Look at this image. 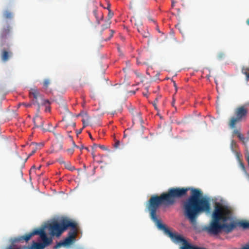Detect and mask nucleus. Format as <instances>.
<instances>
[{"label":"nucleus","instance_id":"obj_29","mask_svg":"<svg viewBox=\"0 0 249 249\" xmlns=\"http://www.w3.org/2000/svg\"><path fill=\"white\" fill-rule=\"evenodd\" d=\"M175 103V100L173 98V101H172V105L173 106H174Z\"/></svg>","mask_w":249,"mask_h":249},{"label":"nucleus","instance_id":"obj_39","mask_svg":"<svg viewBox=\"0 0 249 249\" xmlns=\"http://www.w3.org/2000/svg\"><path fill=\"white\" fill-rule=\"evenodd\" d=\"M93 158H94L95 157V155L93 154V152L92 153Z\"/></svg>","mask_w":249,"mask_h":249},{"label":"nucleus","instance_id":"obj_14","mask_svg":"<svg viewBox=\"0 0 249 249\" xmlns=\"http://www.w3.org/2000/svg\"><path fill=\"white\" fill-rule=\"evenodd\" d=\"M135 25H137L138 26L139 25H140V27H138L137 30L139 32L141 33V31L142 30V22L140 20H139L138 21L137 23H135Z\"/></svg>","mask_w":249,"mask_h":249},{"label":"nucleus","instance_id":"obj_16","mask_svg":"<svg viewBox=\"0 0 249 249\" xmlns=\"http://www.w3.org/2000/svg\"><path fill=\"white\" fill-rule=\"evenodd\" d=\"M93 14L94 15V16L96 18V20H97V22L98 23V24H99L100 23V20L99 19V18L97 16V10H94L93 11Z\"/></svg>","mask_w":249,"mask_h":249},{"label":"nucleus","instance_id":"obj_26","mask_svg":"<svg viewBox=\"0 0 249 249\" xmlns=\"http://www.w3.org/2000/svg\"><path fill=\"white\" fill-rule=\"evenodd\" d=\"M72 145H73V147H79V146H77L76 145L75 143L74 142H72Z\"/></svg>","mask_w":249,"mask_h":249},{"label":"nucleus","instance_id":"obj_35","mask_svg":"<svg viewBox=\"0 0 249 249\" xmlns=\"http://www.w3.org/2000/svg\"><path fill=\"white\" fill-rule=\"evenodd\" d=\"M89 136L90 138L92 140H93V138H92V136H91V134H90V133L89 134Z\"/></svg>","mask_w":249,"mask_h":249},{"label":"nucleus","instance_id":"obj_23","mask_svg":"<svg viewBox=\"0 0 249 249\" xmlns=\"http://www.w3.org/2000/svg\"><path fill=\"white\" fill-rule=\"evenodd\" d=\"M23 105H24L25 107H30L32 106L31 104H27V103H23Z\"/></svg>","mask_w":249,"mask_h":249},{"label":"nucleus","instance_id":"obj_22","mask_svg":"<svg viewBox=\"0 0 249 249\" xmlns=\"http://www.w3.org/2000/svg\"><path fill=\"white\" fill-rule=\"evenodd\" d=\"M119 145H120V142H119V141H117L114 144V147L116 148H118L119 147Z\"/></svg>","mask_w":249,"mask_h":249},{"label":"nucleus","instance_id":"obj_25","mask_svg":"<svg viewBox=\"0 0 249 249\" xmlns=\"http://www.w3.org/2000/svg\"><path fill=\"white\" fill-rule=\"evenodd\" d=\"M142 36L144 37H147L148 36L149 33L148 32H147V33L145 32L144 34H143L142 33Z\"/></svg>","mask_w":249,"mask_h":249},{"label":"nucleus","instance_id":"obj_38","mask_svg":"<svg viewBox=\"0 0 249 249\" xmlns=\"http://www.w3.org/2000/svg\"><path fill=\"white\" fill-rule=\"evenodd\" d=\"M125 132H126V130L124 132V137H125L126 136V135L125 134Z\"/></svg>","mask_w":249,"mask_h":249},{"label":"nucleus","instance_id":"obj_21","mask_svg":"<svg viewBox=\"0 0 249 249\" xmlns=\"http://www.w3.org/2000/svg\"><path fill=\"white\" fill-rule=\"evenodd\" d=\"M109 31H110V36L108 38V40L110 39V38L113 36L114 33V31L112 30H111Z\"/></svg>","mask_w":249,"mask_h":249},{"label":"nucleus","instance_id":"obj_43","mask_svg":"<svg viewBox=\"0 0 249 249\" xmlns=\"http://www.w3.org/2000/svg\"><path fill=\"white\" fill-rule=\"evenodd\" d=\"M82 131V129L80 130V131H79V133H80Z\"/></svg>","mask_w":249,"mask_h":249},{"label":"nucleus","instance_id":"obj_20","mask_svg":"<svg viewBox=\"0 0 249 249\" xmlns=\"http://www.w3.org/2000/svg\"><path fill=\"white\" fill-rule=\"evenodd\" d=\"M240 166L243 171H245V170H246L245 166L244 163L243 162H242L241 161H240Z\"/></svg>","mask_w":249,"mask_h":249},{"label":"nucleus","instance_id":"obj_27","mask_svg":"<svg viewBox=\"0 0 249 249\" xmlns=\"http://www.w3.org/2000/svg\"><path fill=\"white\" fill-rule=\"evenodd\" d=\"M77 148H79L81 150H82V149H84L85 147L83 145H81L80 146H79V147Z\"/></svg>","mask_w":249,"mask_h":249},{"label":"nucleus","instance_id":"obj_34","mask_svg":"<svg viewBox=\"0 0 249 249\" xmlns=\"http://www.w3.org/2000/svg\"><path fill=\"white\" fill-rule=\"evenodd\" d=\"M174 3H175L174 0H172V7L174 6Z\"/></svg>","mask_w":249,"mask_h":249},{"label":"nucleus","instance_id":"obj_18","mask_svg":"<svg viewBox=\"0 0 249 249\" xmlns=\"http://www.w3.org/2000/svg\"><path fill=\"white\" fill-rule=\"evenodd\" d=\"M65 167L67 169H68L69 170H71V171H72L75 168L73 166H71V165L70 163H68L66 165H65Z\"/></svg>","mask_w":249,"mask_h":249},{"label":"nucleus","instance_id":"obj_40","mask_svg":"<svg viewBox=\"0 0 249 249\" xmlns=\"http://www.w3.org/2000/svg\"><path fill=\"white\" fill-rule=\"evenodd\" d=\"M84 148L87 150L89 151V148L88 147H85Z\"/></svg>","mask_w":249,"mask_h":249},{"label":"nucleus","instance_id":"obj_9","mask_svg":"<svg viewBox=\"0 0 249 249\" xmlns=\"http://www.w3.org/2000/svg\"><path fill=\"white\" fill-rule=\"evenodd\" d=\"M233 134L237 135L239 139L243 142L244 144H246L249 141V137H245L243 134H242L240 131L237 129L233 130Z\"/></svg>","mask_w":249,"mask_h":249},{"label":"nucleus","instance_id":"obj_47","mask_svg":"<svg viewBox=\"0 0 249 249\" xmlns=\"http://www.w3.org/2000/svg\"><path fill=\"white\" fill-rule=\"evenodd\" d=\"M47 110H48V109H47V108H46V111H47Z\"/></svg>","mask_w":249,"mask_h":249},{"label":"nucleus","instance_id":"obj_30","mask_svg":"<svg viewBox=\"0 0 249 249\" xmlns=\"http://www.w3.org/2000/svg\"><path fill=\"white\" fill-rule=\"evenodd\" d=\"M59 160L60 162L61 163H65V162L62 160V159H61V158H60Z\"/></svg>","mask_w":249,"mask_h":249},{"label":"nucleus","instance_id":"obj_10","mask_svg":"<svg viewBox=\"0 0 249 249\" xmlns=\"http://www.w3.org/2000/svg\"><path fill=\"white\" fill-rule=\"evenodd\" d=\"M50 84H51V80L50 79H48V78L44 79V80L43 81V82L42 83L43 88L44 89L47 90L48 89L49 86L50 85Z\"/></svg>","mask_w":249,"mask_h":249},{"label":"nucleus","instance_id":"obj_41","mask_svg":"<svg viewBox=\"0 0 249 249\" xmlns=\"http://www.w3.org/2000/svg\"><path fill=\"white\" fill-rule=\"evenodd\" d=\"M60 148L61 149L62 148V145L61 144H60Z\"/></svg>","mask_w":249,"mask_h":249},{"label":"nucleus","instance_id":"obj_33","mask_svg":"<svg viewBox=\"0 0 249 249\" xmlns=\"http://www.w3.org/2000/svg\"><path fill=\"white\" fill-rule=\"evenodd\" d=\"M98 146H99V145L97 144H94L93 145V147H97Z\"/></svg>","mask_w":249,"mask_h":249},{"label":"nucleus","instance_id":"obj_3","mask_svg":"<svg viewBox=\"0 0 249 249\" xmlns=\"http://www.w3.org/2000/svg\"><path fill=\"white\" fill-rule=\"evenodd\" d=\"M234 114L236 117H231L229 124V126L231 128H234L238 122L245 120L247 119L248 109L245 106H242L235 109Z\"/></svg>","mask_w":249,"mask_h":249},{"label":"nucleus","instance_id":"obj_44","mask_svg":"<svg viewBox=\"0 0 249 249\" xmlns=\"http://www.w3.org/2000/svg\"><path fill=\"white\" fill-rule=\"evenodd\" d=\"M103 18V16L102 15V16H101V19H102Z\"/></svg>","mask_w":249,"mask_h":249},{"label":"nucleus","instance_id":"obj_6","mask_svg":"<svg viewBox=\"0 0 249 249\" xmlns=\"http://www.w3.org/2000/svg\"><path fill=\"white\" fill-rule=\"evenodd\" d=\"M11 27L9 24L4 25L0 32L1 45L3 46L11 36Z\"/></svg>","mask_w":249,"mask_h":249},{"label":"nucleus","instance_id":"obj_28","mask_svg":"<svg viewBox=\"0 0 249 249\" xmlns=\"http://www.w3.org/2000/svg\"><path fill=\"white\" fill-rule=\"evenodd\" d=\"M54 135H56V136L57 137V138H59L60 137V138L62 139L63 137L60 134H57V135H56L55 134H54Z\"/></svg>","mask_w":249,"mask_h":249},{"label":"nucleus","instance_id":"obj_2","mask_svg":"<svg viewBox=\"0 0 249 249\" xmlns=\"http://www.w3.org/2000/svg\"><path fill=\"white\" fill-rule=\"evenodd\" d=\"M74 222L68 218L63 219L61 223H59L57 221H53L40 228L36 229H44V231L46 233L45 230L47 228L50 232V234L53 236H59L62 233L67 230L70 227H74ZM47 235V234H46Z\"/></svg>","mask_w":249,"mask_h":249},{"label":"nucleus","instance_id":"obj_24","mask_svg":"<svg viewBox=\"0 0 249 249\" xmlns=\"http://www.w3.org/2000/svg\"><path fill=\"white\" fill-rule=\"evenodd\" d=\"M98 147H99L100 148H101L102 149H103V150H106L107 149L106 147L104 145H100V144H99Z\"/></svg>","mask_w":249,"mask_h":249},{"label":"nucleus","instance_id":"obj_4","mask_svg":"<svg viewBox=\"0 0 249 249\" xmlns=\"http://www.w3.org/2000/svg\"><path fill=\"white\" fill-rule=\"evenodd\" d=\"M70 228H71V229L68 233V236L63 241L57 243V244L53 247V249H57L63 246H69L72 243L77 233V223L74 222V227H70Z\"/></svg>","mask_w":249,"mask_h":249},{"label":"nucleus","instance_id":"obj_19","mask_svg":"<svg viewBox=\"0 0 249 249\" xmlns=\"http://www.w3.org/2000/svg\"><path fill=\"white\" fill-rule=\"evenodd\" d=\"M113 16V13L111 12L110 10H109L108 14V20L107 21H110V19L112 18Z\"/></svg>","mask_w":249,"mask_h":249},{"label":"nucleus","instance_id":"obj_11","mask_svg":"<svg viewBox=\"0 0 249 249\" xmlns=\"http://www.w3.org/2000/svg\"><path fill=\"white\" fill-rule=\"evenodd\" d=\"M13 13L8 10H6L3 13V17L6 19H11L13 18Z\"/></svg>","mask_w":249,"mask_h":249},{"label":"nucleus","instance_id":"obj_42","mask_svg":"<svg viewBox=\"0 0 249 249\" xmlns=\"http://www.w3.org/2000/svg\"><path fill=\"white\" fill-rule=\"evenodd\" d=\"M48 131H50V132H52V130L50 129H48Z\"/></svg>","mask_w":249,"mask_h":249},{"label":"nucleus","instance_id":"obj_8","mask_svg":"<svg viewBox=\"0 0 249 249\" xmlns=\"http://www.w3.org/2000/svg\"><path fill=\"white\" fill-rule=\"evenodd\" d=\"M13 53L11 51H7L5 49H3L1 51V58L3 62L7 61L9 58L12 57Z\"/></svg>","mask_w":249,"mask_h":249},{"label":"nucleus","instance_id":"obj_36","mask_svg":"<svg viewBox=\"0 0 249 249\" xmlns=\"http://www.w3.org/2000/svg\"><path fill=\"white\" fill-rule=\"evenodd\" d=\"M246 23L248 25H249V18L247 20Z\"/></svg>","mask_w":249,"mask_h":249},{"label":"nucleus","instance_id":"obj_37","mask_svg":"<svg viewBox=\"0 0 249 249\" xmlns=\"http://www.w3.org/2000/svg\"><path fill=\"white\" fill-rule=\"evenodd\" d=\"M156 102H155L153 104V105L155 107V108L156 109L157 108V107H156Z\"/></svg>","mask_w":249,"mask_h":249},{"label":"nucleus","instance_id":"obj_46","mask_svg":"<svg viewBox=\"0 0 249 249\" xmlns=\"http://www.w3.org/2000/svg\"><path fill=\"white\" fill-rule=\"evenodd\" d=\"M35 144L34 143H32V144ZM35 144H36V145H37V143H35Z\"/></svg>","mask_w":249,"mask_h":249},{"label":"nucleus","instance_id":"obj_5","mask_svg":"<svg viewBox=\"0 0 249 249\" xmlns=\"http://www.w3.org/2000/svg\"><path fill=\"white\" fill-rule=\"evenodd\" d=\"M30 96L31 98H33L34 104H36L37 105V112L39 111L40 106V104L37 101V99L38 98H40V99H41V105L50 104V102L48 100H45L41 98L39 92L38 91L37 89H32L31 91L30 92Z\"/></svg>","mask_w":249,"mask_h":249},{"label":"nucleus","instance_id":"obj_12","mask_svg":"<svg viewBox=\"0 0 249 249\" xmlns=\"http://www.w3.org/2000/svg\"><path fill=\"white\" fill-rule=\"evenodd\" d=\"M110 23H111L110 21H107L105 24H103L102 25V31H103L109 28Z\"/></svg>","mask_w":249,"mask_h":249},{"label":"nucleus","instance_id":"obj_1","mask_svg":"<svg viewBox=\"0 0 249 249\" xmlns=\"http://www.w3.org/2000/svg\"><path fill=\"white\" fill-rule=\"evenodd\" d=\"M11 245L5 249H44L52 244L53 239L46 236L44 229H34L24 235L11 239Z\"/></svg>","mask_w":249,"mask_h":249},{"label":"nucleus","instance_id":"obj_15","mask_svg":"<svg viewBox=\"0 0 249 249\" xmlns=\"http://www.w3.org/2000/svg\"><path fill=\"white\" fill-rule=\"evenodd\" d=\"M89 117H87V118L86 119H83L82 120V122L83 124V127H86L88 124V122H89Z\"/></svg>","mask_w":249,"mask_h":249},{"label":"nucleus","instance_id":"obj_13","mask_svg":"<svg viewBox=\"0 0 249 249\" xmlns=\"http://www.w3.org/2000/svg\"><path fill=\"white\" fill-rule=\"evenodd\" d=\"M242 72L246 76L247 79H249V68H243L242 70Z\"/></svg>","mask_w":249,"mask_h":249},{"label":"nucleus","instance_id":"obj_48","mask_svg":"<svg viewBox=\"0 0 249 249\" xmlns=\"http://www.w3.org/2000/svg\"><path fill=\"white\" fill-rule=\"evenodd\" d=\"M41 166H40L39 167H38V169H39L40 168Z\"/></svg>","mask_w":249,"mask_h":249},{"label":"nucleus","instance_id":"obj_17","mask_svg":"<svg viewBox=\"0 0 249 249\" xmlns=\"http://www.w3.org/2000/svg\"><path fill=\"white\" fill-rule=\"evenodd\" d=\"M67 151L68 154L72 155L74 151V148L72 147V148H69L67 150Z\"/></svg>","mask_w":249,"mask_h":249},{"label":"nucleus","instance_id":"obj_31","mask_svg":"<svg viewBox=\"0 0 249 249\" xmlns=\"http://www.w3.org/2000/svg\"><path fill=\"white\" fill-rule=\"evenodd\" d=\"M174 87H175V88L176 89V90H177V87L175 81H174Z\"/></svg>","mask_w":249,"mask_h":249},{"label":"nucleus","instance_id":"obj_45","mask_svg":"<svg viewBox=\"0 0 249 249\" xmlns=\"http://www.w3.org/2000/svg\"><path fill=\"white\" fill-rule=\"evenodd\" d=\"M248 135L249 136V131L248 132Z\"/></svg>","mask_w":249,"mask_h":249},{"label":"nucleus","instance_id":"obj_32","mask_svg":"<svg viewBox=\"0 0 249 249\" xmlns=\"http://www.w3.org/2000/svg\"><path fill=\"white\" fill-rule=\"evenodd\" d=\"M36 149H35V150H33V151H32V153L30 154V155H32L34 154L36 152Z\"/></svg>","mask_w":249,"mask_h":249},{"label":"nucleus","instance_id":"obj_7","mask_svg":"<svg viewBox=\"0 0 249 249\" xmlns=\"http://www.w3.org/2000/svg\"><path fill=\"white\" fill-rule=\"evenodd\" d=\"M33 122L36 127H42L44 124L42 118L38 114H36L34 118Z\"/></svg>","mask_w":249,"mask_h":249}]
</instances>
